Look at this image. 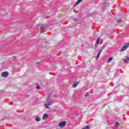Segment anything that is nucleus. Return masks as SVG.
<instances>
[{
  "mask_svg": "<svg viewBox=\"0 0 129 129\" xmlns=\"http://www.w3.org/2000/svg\"><path fill=\"white\" fill-rule=\"evenodd\" d=\"M53 103V100L50 99V96H48L46 103L44 104V106L47 109H50V105H52Z\"/></svg>",
  "mask_w": 129,
  "mask_h": 129,
  "instance_id": "nucleus-1",
  "label": "nucleus"
},
{
  "mask_svg": "<svg viewBox=\"0 0 129 129\" xmlns=\"http://www.w3.org/2000/svg\"><path fill=\"white\" fill-rule=\"evenodd\" d=\"M67 123V122H66V121L60 122L58 124V126L59 127H64V126H66Z\"/></svg>",
  "mask_w": 129,
  "mask_h": 129,
  "instance_id": "nucleus-2",
  "label": "nucleus"
},
{
  "mask_svg": "<svg viewBox=\"0 0 129 129\" xmlns=\"http://www.w3.org/2000/svg\"><path fill=\"white\" fill-rule=\"evenodd\" d=\"M129 44L128 43L124 45L120 50V52H123V51H125L127 48H128Z\"/></svg>",
  "mask_w": 129,
  "mask_h": 129,
  "instance_id": "nucleus-3",
  "label": "nucleus"
},
{
  "mask_svg": "<svg viewBox=\"0 0 129 129\" xmlns=\"http://www.w3.org/2000/svg\"><path fill=\"white\" fill-rule=\"evenodd\" d=\"M1 76L2 77H8L9 76V73L8 72H4L2 73Z\"/></svg>",
  "mask_w": 129,
  "mask_h": 129,
  "instance_id": "nucleus-4",
  "label": "nucleus"
},
{
  "mask_svg": "<svg viewBox=\"0 0 129 129\" xmlns=\"http://www.w3.org/2000/svg\"><path fill=\"white\" fill-rule=\"evenodd\" d=\"M48 118V114H44L43 116V119H47Z\"/></svg>",
  "mask_w": 129,
  "mask_h": 129,
  "instance_id": "nucleus-5",
  "label": "nucleus"
},
{
  "mask_svg": "<svg viewBox=\"0 0 129 129\" xmlns=\"http://www.w3.org/2000/svg\"><path fill=\"white\" fill-rule=\"evenodd\" d=\"M83 1V0H78L77 3L75 4L74 7H76V6H77L79 4H80V3H81V2H82Z\"/></svg>",
  "mask_w": 129,
  "mask_h": 129,
  "instance_id": "nucleus-6",
  "label": "nucleus"
},
{
  "mask_svg": "<svg viewBox=\"0 0 129 129\" xmlns=\"http://www.w3.org/2000/svg\"><path fill=\"white\" fill-rule=\"evenodd\" d=\"M123 62H124V63H128V61H129V57H126V59H123Z\"/></svg>",
  "mask_w": 129,
  "mask_h": 129,
  "instance_id": "nucleus-7",
  "label": "nucleus"
},
{
  "mask_svg": "<svg viewBox=\"0 0 129 129\" xmlns=\"http://www.w3.org/2000/svg\"><path fill=\"white\" fill-rule=\"evenodd\" d=\"M101 52H102V49H101L99 52L97 56V60H98L99 56H100V54H101Z\"/></svg>",
  "mask_w": 129,
  "mask_h": 129,
  "instance_id": "nucleus-8",
  "label": "nucleus"
},
{
  "mask_svg": "<svg viewBox=\"0 0 129 129\" xmlns=\"http://www.w3.org/2000/svg\"><path fill=\"white\" fill-rule=\"evenodd\" d=\"M47 27H46V25L44 24H41L40 26V29L42 30V29H46Z\"/></svg>",
  "mask_w": 129,
  "mask_h": 129,
  "instance_id": "nucleus-9",
  "label": "nucleus"
},
{
  "mask_svg": "<svg viewBox=\"0 0 129 129\" xmlns=\"http://www.w3.org/2000/svg\"><path fill=\"white\" fill-rule=\"evenodd\" d=\"M79 84V83H78V82H76L73 84V87H76V86H77V85H78Z\"/></svg>",
  "mask_w": 129,
  "mask_h": 129,
  "instance_id": "nucleus-10",
  "label": "nucleus"
},
{
  "mask_svg": "<svg viewBox=\"0 0 129 129\" xmlns=\"http://www.w3.org/2000/svg\"><path fill=\"white\" fill-rule=\"evenodd\" d=\"M99 41H100V37H99L96 41V45H98L99 44Z\"/></svg>",
  "mask_w": 129,
  "mask_h": 129,
  "instance_id": "nucleus-11",
  "label": "nucleus"
},
{
  "mask_svg": "<svg viewBox=\"0 0 129 129\" xmlns=\"http://www.w3.org/2000/svg\"><path fill=\"white\" fill-rule=\"evenodd\" d=\"M35 120L36 121H40V120H41V118H40V117H36L35 118Z\"/></svg>",
  "mask_w": 129,
  "mask_h": 129,
  "instance_id": "nucleus-12",
  "label": "nucleus"
},
{
  "mask_svg": "<svg viewBox=\"0 0 129 129\" xmlns=\"http://www.w3.org/2000/svg\"><path fill=\"white\" fill-rule=\"evenodd\" d=\"M113 58L112 57H110L107 61V63H109L110 61L112 60Z\"/></svg>",
  "mask_w": 129,
  "mask_h": 129,
  "instance_id": "nucleus-13",
  "label": "nucleus"
},
{
  "mask_svg": "<svg viewBox=\"0 0 129 129\" xmlns=\"http://www.w3.org/2000/svg\"><path fill=\"white\" fill-rule=\"evenodd\" d=\"M121 22H122V20L121 19H119L117 20V23H121Z\"/></svg>",
  "mask_w": 129,
  "mask_h": 129,
  "instance_id": "nucleus-14",
  "label": "nucleus"
},
{
  "mask_svg": "<svg viewBox=\"0 0 129 129\" xmlns=\"http://www.w3.org/2000/svg\"><path fill=\"white\" fill-rule=\"evenodd\" d=\"M119 123L118 122H116V123L115 124V126L117 127V126H119Z\"/></svg>",
  "mask_w": 129,
  "mask_h": 129,
  "instance_id": "nucleus-15",
  "label": "nucleus"
},
{
  "mask_svg": "<svg viewBox=\"0 0 129 129\" xmlns=\"http://www.w3.org/2000/svg\"><path fill=\"white\" fill-rule=\"evenodd\" d=\"M36 88H37V89H40V88H40V87H39V86H36Z\"/></svg>",
  "mask_w": 129,
  "mask_h": 129,
  "instance_id": "nucleus-16",
  "label": "nucleus"
},
{
  "mask_svg": "<svg viewBox=\"0 0 129 129\" xmlns=\"http://www.w3.org/2000/svg\"><path fill=\"white\" fill-rule=\"evenodd\" d=\"M76 21H77V20H75Z\"/></svg>",
  "mask_w": 129,
  "mask_h": 129,
  "instance_id": "nucleus-17",
  "label": "nucleus"
}]
</instances>
